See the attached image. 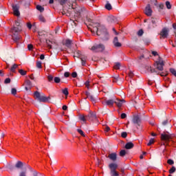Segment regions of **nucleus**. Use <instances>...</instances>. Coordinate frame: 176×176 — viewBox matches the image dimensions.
I'll list each match as a JSON object with an SVG mask.
<instances>
[{
	"label": "nucleus",
	"instance_id": "obj_1",
	"mask_svg": "<svg viewBox=\"0 0 176 176\" xmlns=\"http://www.w3.org/2000/svg\"><path fill=\"white\" fill-rule=\"evenodd\" d=\"M88 28L91 32L96 34L98 36H100L102 41H108L109 39V33H108L105 26L98 23H93L91 27H88Z\"/></svg>",
	"mask_w": 176,
	"mask_h": 176
},
{
	"label": "nucleus",
	"instance_id": "obj_2",
	"mask_svg": "<svg viewBox=\"0 0 176 176\" xmlns=\"http://www.w3.org/2000/svg\"><path fill=\"white\" fill-rule=\"evenodd\" d=\"M10 32L12 34V41L17 45H19L21 41V35H20V32H21V28L13 27L11 28Z\"/></svg>",
	"mask_w": 176,
	"mask_h": 176
},
{
	"label": "nucleus",
	"instance_id": "obj_3",
	"mask_svg": "<svg viewBox=\"0 0 176 176\" xmlns=\"http://www.w3.org/2000/svg\"><path fill=\"white\" fill-rule=\"evenodd\" d=\"M80 120L83 122V123H86L87 120H89V122H91L93 120H97V115H96V113H93V111H90L89 113L87 116L85 115H80L79 116Z\"/></svg>",
	"mask_w": 176,
	"mask_h": 176
},
{
	"label": "nucleus",
	"instance_id": "obj_4",
	"mask_svg": "<svg viewBox=\"0 0 176 176\" xmlns=\"http://www.w3.org/2000/svg\"><path fill=\"white\" fill-rule=\"evenodd\" d=\"M34 98H36V100L39 101V102H49V100H50V97H46L44 94H41L39 91H36L34 92Z\"/></svg>",
	"mask_w": 176,
	"mask_h": 176
},
{
	"label": "nucleus",
	"instance_id": "obj_5",
	"mask_svg": "<svg viewBox=\"0 0 176 176\" xmlns=\"http://www.w3.org/2000/svg\"><path fill=\"white\" fill-rule=\"evenodd\" d=\"M24 167V163H23V162L21 161H18L14 166L8 164L6 166V168H8V170H10V171H14V168H16L17 170H21V168H23Z\"/></svg>",
	"mask_w": 176,
	"mask_h": 176
},
{
	"label": "nucleus",
	"instance_id": "obj_6",
	"mask_svg": "<svg viewBox=\"0 0 176 176\" xmlns=\"http://www.w3.org/2000/svg\"><path fill=\"white\" fill-rule=\"evenodd\" d=\"M67 16H71V14L72 13V12H75V16L76 17H81V14H82V9L80 8H74V7H72V6H69V8L67 9Z\"/></svg>",
	"mask_w": 176,
	"mask_h": 176
},
{
	"label": "nucleus",
	"instance_id": "obj_7",
	"mask_svg": "<svg viewBox=\"0 0 176 176\" xmlns=\"http://www.w3.org/2000/svg\"><path fill=\"white\" fill-rule=\"evenodd\" d=\"M118 167H119V166L116 163L112 162L109 164L111 176H119V172L116 170H118Z\"/></svg>",
	"mask_w": 176,
	"mask_h": 176
},
{
	"label": "nucleus",
	"instance_id": "obj_8",
	"mask_svg": "<svg viewBox=\"0 0 176 176\" xmlns=\"http://www.w3.org/2000/svg\"><path fill=\"white\" fill-rule=\"evenodd\" d=\"M173 139V135L168 132H164L161 134V140L162 141H164V143H163V145H168V142L171 141Z\"/></svg>",
	"mask_w": 176,
	"mask_h": 176
},
{
	"label": "nucleus",
	"instance_id": "obj_9",
	"mask_svg": "<svg viewBox=\"0 0 176 176\" xmlns=\"http://www.w3.org/2000/svg\"><path fill=\"white\" fill-rule=\"evenodd\" d=\"M74 57L75 58V57H77L78 58H80L82 63V65L83 67H85V65H86V61L87 60V56H85V55H82V54L80 53V51L79 50H76L74 52Z\"/></svg>",
	"mask_w": 176,
	"mask_h": 176
},
{
	"label": "nucleus",
	"instance_id": "obj_10",
	"mask_svg": "<svg viewBox=\"0 0 176 176\" xmlns=\"http://www.w3.org/2000/svg\"><path fill=\"white\" fill-rule=\"evenodd\" d=\"M154 66L156 67V69H158V71H163V67H164V61H163V58L159 56L157 60L155 61Z\"/></svg>",
	"mask_w": 176,
	"mask_h": 176
},
{
	"label": "nucleus",
	"instance_id": "obj_11",
	"mask_svg": "<svg viewBox=\"0 0 176 176\" xmlns=\"http://www.w3.org/2000/svg\"><path fill=\"white\" fill-rule=\"evenodd\" d=\"M144 68L146 71H147L148 72H151V74H153V72H155V74H157V75H160L161 76H167V74L157 72V71H156V69H153L149 65H146Z\"/></svg>",
	"mask_w": 176,
	"mask_h": 176
},
{
	"label": "nucleus",
	"instance_id": "obj_12",
	"mask_svg": "<svg viewBox=\"0 0 176 176\" xmlns=\"http://www.w3.org/2000/svg\"><path fill=\"white\" fill-rule=\"evenodd\" d=\"M132 122L133 124L136 126L138 129L141 127V117L140 116V115L133 116Z\"/></svg>",
	"mask_w": 176,
	"mask_h": 176
},
{
	"label": "nucleus",
	"instance_id": "obj_13",
	"mask_svg": "<svg viewBox=\"0 0 176 176\" xmlns=\"http://www.w3.org/2000/svg\"><path fill=\"white\" fill-rule=\"evenodd\" d=\"M91 50H92V52H95V53H98V52H104L105 50V46L102 44L94 45L91 48Z\"/></svg>",
	"mask_w": 176,
	"mask_h": 176
},
{
	"label": "nucleus",
	"instance_id": "obj_14",
	"mask_svg": "<svg viewBox=\"0 0 176 176\" xmlns=\"http://www.w3.org/2000/svg\"><path fill=\"white\" fill-rule=\"evenodd\" d=\"M157 19L156 18H151L148 21V30H152V28H155V27H157Z\"/></svg>",
	"mask_w": 176,
	"mask_h": 176
},
{
	"label": "nucleus",
	"instance_id": "obj_15",
	"mask_svg": "<svg viewBox=\"0 0 176 176\" xmlns=\"http://www.w3.org/2000/svg\"><path fill=\"white\" fill-rule=\"evenodd\" d=\"M116 102V98H113L112 99H105L102 102L103 105H107V107H113V104Z\"/></svg>",
	"mask_w": 176,
	"mask_h": 176
},
{
	"label": "nucleus",
	"instance_id": "obj_16",
	"mask_svg": "<svg viewBox=\"0 0 176 176\" xmlns=\"http://www.w3.org/2000/svg\"><path fill=\"white\" fill-rule=\"evenodd\" d=\"M160 35L163 39H166L168 36V29L164 28L160 32Z\"/></svg>",
	"mask_w": 176,
	"mask_h": 176
},
{
	"label": "nucleus",
	"instance_id": "obj_17",
	"mask_svg": "<svg viewBox=\"0 0 176 176\" xmlns=\"http://www.w3.org/2000/svg\"><path fill=\"white\" fill-rule=\"evenodd\" d=\"M85 96H87V98H85V100H87V98H89L91 101L94 103L96 104V98L90 94L89 91H85Z\"/></svg>",
	"mask_w": 176,
	"mask_h": 176
},
{
	"label": "nucleus",
	"instance_id": "obj_18",
	"mask_svg": "<svg viewBox=\"0 0 176 176\" xmlns=\"http://www.w3.org/2000/svg\"><path fill=\"white\" fill-rule=\"evenodd\" d=\"M12 9H13L14 16H16L17 17H19V16H20V11H19V9H20V7L17 5H12Z\"/></svg>",
	"mask_w": 176,
	"mask_h": 176
},
{
	"label": "nucleus",
	"instance_id": "obj_19",
	"mask_svg": "<svg viewBox=\"0 0 176 176\" xmlns=\"http://www.w3.org/2000/svg\"><path fill=\"white\" fill-rule=\"evenodd\" d=\"M144 13L146 14V16H152V9L151 8V4H148L146 6Z\"/></svg>",
	"mask_w": 176,
	"mask_h": 176
},
{
	"label": "nucleus",
	"instance_id": "obj_20",
	"mask_svg": "<svg viewBox=\"0 0 176 176\" xmlns=\"http://www.w3.org/2000/svg\"><path fill=\"white\" fill-rule=\"evenodd\" d=\"M108 157L111 162H116L118 160V155L116 153H112L109 154Z\"/></svg>",
	"mask_w": 176,
	"mask_h": 176
},
{
	"label": "nucleus",
	"instance_id": "obj_21",
	"mask_svg": "<svg viewBox=\"0 0 176 176\" xmlns=\"http://www.w3.org/2000/svg\"><path fill=\"white\" fill-rule=\"evenodd\" d=\"M124 102H125L124 100H119L116 98V102L114 104H116L117 107H118V108H120L122 105H123Z\"/></svg>",
	"mask_w": 176,
	"mask_h": 176
},
{
	"label": "nucleus",
	"instance_id": "obj_22",
	"mask_svg": "<svg viewBox=\"0 0 176 176\" xmlns=\"http://www.w3.org/2000/svg\"><path fill=\"white\" fill-rule=\"evenodd\" d=\"M107 21L109 23H116L118 21V19L113 16V15H110L107 18Z\"/></svg>",
	"mask_w": 176,
	"mask_h": 176
},
{
	"label": "nucleus",
	"instance_id": "obj_23",
	"mask_svg": "<svg viewBox=\"0 0 176 176\" xmlns=\"http://www.w3.org/2000/svg\"><path fill=\"white\" fill-rule=\"evenodd\" d=\"M113 45L114 46H116V47H120V46H122V43H119V40L118 39V37L114 38Z\"/></svg>",
	"mask_w": 176,
	"mask_h": 176
},
{
	"label": "nucleus",
	"instance_id": "obj_24",
	"mask_svg": "<svg viewBox=\"0 0 176 176\" xmlns=\"http://www.w3.org/2000/svg\"><path fill=\"white\" fill-rule=\"evenodd\" d=\"M133 148H134V144L131 142H127L125 145V149H133Z\"/></svg>",
	"mask_w": 176,
	"mask_h": 176
},
{
	"label": "nucleus",
	"instance_id": "obj_25",
	"mask_svg": "<svg viewBox=\"0 0 176 176\" xmlns=\"http://www.w3.org/2000/svg\"><path fill=\"white\" fill-rule=\"evenodd\" d=\"M65 45L66 47H67L68 49H71V45H72V41L69 39L66 40Z\"/></svg>",
	"mask_w": 176,
	"mask_h": 176
},
{
	"label": "nucleus",
	"instance_id": "obj_26",
	"mask_svg": "<svg viewBox=\"0 0 176 176\" xmlns=\"http://www.w3.org/2000/svg\"><path fill=\"white\" fill-rule=\"evenodd\" d=\"M105 9H107V10H112V6L108 1H106Z\"/></svg>",
	"mask_w": 176,
	"mask_h": 176
},
{
	"label": "nucleus",
	"instance_id": "obj_27",
	"mask_svg": "<svg viewBox=\"0 0 176 176\" xmlns=\"http://www.w3.org/2000/svg\"><path fill=\"white\" fill-rule=\"evenodd\" d=\"M46 43L50 49H52V45L56 44V42H52L50 40H46ZM52 43V45H50Z\"/></svg>",
	"mask_w": 176,
	"mask_h": 176
},
{
	"label": "nucleus",
	"instance_id": "obj_28",
	"mask_svg": "<svg viewBox=\"0 0 176 176\" xmlns=\"http://www.w3.org/2000/svg\"><path fill=\"white\" fill-rule=\"evenodd\" d=\"M78 23H79V21L78 19L72 20V25L73 27H76V25H78Z\"/></svg>",
	"mask_w": 176,
	"mask_h": 176
},
{
	"label": "nucleus",
	"instance_id": "obj_29",
	"mask_svg": "<svg viewBox=\"0 0 176 176\" xmlns=\"http://www.w3.org/2000/svg\"><path fill=\"white\" fill-rule=\"evenodd\" d=\"M69 0H58V3L61 5L62 6L63 5H65L66 3H67Z\"/></svg>",
	"mask_w": 176,
	"mask_h": 176
},
{
	"label": "nucleus",
	"instance_id": "obj_30",
	"mask_svg": "<svg viewBox=\"0 0 176 176\" xmlns=\"http://www.w3.org/2000/svg\"><path fill=\"white\" fill-rule=\"evenodd\" d=\"M25 84H26V86L30 87V89H31L32 87V82H31V81L30 80H27L25 81Z\"/></svg>",
	"mask_w": 176,
	"mask_h": 176
},
{
	"label": "nucleus",
	"instance_id": "obj_31",
	"mask_svg": "<svg viewBox=\"0 0 176 176\" xmlns=\"http://www.w3.org/2000/svg\"><path fill=\"white\" fill-rule=\"evenodd\" d=\"M36 9L41 13H42V12H44V10H45V8L43 7H42V6H39V5L36 6Z\"/></svg>",
	"mask_w": 176,
	"mask_h": 176
},
{
	"label": "nucleus",
	"instance_id": "obj_32",
	"mask_svg": "<svg viewBox=\"0 0 176 176\" xmlns=\"http://www.w3.org/2000/svg\"><path fill=\"white\" fill-rule=\"evenodd\" d=\"M19 67V65L17 64H14L13 66L11 67L10 71L11 72H14L16 68H17Z\"/></svg>",
	"mask_w": 176,
	"mask_h": 176
},
{
	"label": "nucleus",
	"instance_id": "obj_33",
	"mask_svg": "<svg viewBox=\"0 0 176 176\" xmlns=\"http://www.w3.org/2000/svg\"><path fill=\"white\" fill-rule=\"evenodd\" d=\"M62 14H66L68 13V9L65 8V7H63V10L61 11Z\"/></svg>",
	"mask_w": 176,
	"mask_h": 176
},
{
	"label": "nucleus",
	"instance_id": "obj_34",
	"mask_svg": "<svg viewBox=\"0 0 176 176\" xmlns=\"http://www.w3.org/2000/svg\"><path fill=\"white\" fill-rule=\"evenodd\" d=\"M38 19L40 21H41L42 23H45L46 22V19H45V16H43L42 15H40L38 16Z\"/></svg>",
	"mask_w": 176,
	"mask_h": 176
},
{
	"label": "nucleus",
	"instance_id": "obj_35",
	"mask_svg": "<svg viewBox=\"0 0 176 176\" xmlns=\"http://www.w3.org/2000/svg\"><path fill=\"white\" fill-rule=\"evenodd\" d=\"M62 93L65 95V96H68L69 92H68V88H65L64 89L62 90Z\"/></svg>",
	"mask_w": 176,
	"mask_h": 176
},
{
	"label": "nucleus",
	"instance_id": "obj_36",
	"mask_svg": "<svg viewBox=\"0 0 176 176\" xmlns=\"http://www.w3.org/2000/svg\"><path fill=\"white\" fill-rule=\"evenodd\" d=\"M120 156H121L122 157L126 156V150H122L120 152Z\"/></svg>",
	"mask_w": 176,
	"mask_h": 176
},
{
	"label": "nucleus",
	"instance_id": "obj_37",
	"mask_svg": "<svg viewBox=\"0 0 176 176\" xmlns=\"http://www.w3.org/2000/svg\"><path fill=\"white\" fill-rule=\"evenodd\" d=\"M36 67L38 68L39 69H41V68H42V62L41 61H37L36 62Z\"/></svg>",
	"mask_w": 176,
	"mask_h": 176
},
{
	"label": "nucleus",
	"instance_id": "obj_38",
	"mask_svg": "<svg viewBox=\"0 0 176 176\" xmlns=\"http://www.w3.org/2000/svg\"><path fill=\"white\" fill-rule=\"evenodd\" d=\"M19 72L21 75H22L23 76H24L25 75H27V72L23 70V69H19Z\"/></svg>",
	"mask_w": 176,
	"mask_h": 176
},
{
	"label": "nucleus",
	"instance_id": "obj_39",
	"mask_svg": "<svg viewBox=\"0 0 176 176\" xmlns=\"http://www.w3.org/2000/svg\"><path fill=\"white\" fill-rule=\"evenodd\" d=\"M19 176H27V170H22L19 173Z\"/></svg>",
	"mask_w": 176,
	"mask_h": 176
},
{
	"label": "nucleus",
	"instance_id": "obj_40",
	"mask_svg": "<svg viewBox=\"0 0 176 176\" xmlns=\"http://www.w3.org/2000/svg\"><path fill=\"white\" fill-rule=\"evenodd\" d=\"M54 80L55 83H60V82H61V79L60 78V77H55L54 78Z\"/></svg>",
	"mask_w": 176,
	"mask_h": 176
},
{
	"label": "nucleus",
	"instance_id": "obj_41",
	"mask_svg": "<svg viewBox=\"0 0 176 176\" xmlns=\"http://www.w3.org/2000/svg\"><path fill=\"white\" fill-rule=\"evenodd\" d=\"M11 93L13 96H16V94H17V89H16V88H12L11 89Z\"/></svg>",
	"mask_w": 176,
	"mask_h": 176
},
{
	"label": "nucleus",
	"instance_id": "obj_42",
	"mask_svg": "<svg viewBox=\"0 0 176 176\" xmlns=\"http://www.w3.org/2000/svg\"><path fill=\"white\" fill-rule=\"evenodd\" d=\"M114 68L115 69H119L120 68V63H116Z\"/></svg>",
	"mask_w": 176,
	"mask_h": 176
},
{
	"label": "nucleus",
	"instance_id": "obj_43",
	"mask_svg": "<svg viewBox=\"0 0 176 176\" xmlns=\"http://www.w3.org/2000/svg\"><path fill=\"white\" fill-rule=\"evenodd\" d=\"M175 170V166H172V168L169 170V174H174Z\"/></svg>",
	"mask_w": 176,
	"mask_h": 176
},
{
	"label": "nucleus",
	"instance_id": "obj_44",
	"mask_svg": "<svg viewBox=\"0 0 176 176\" xmlns=\"http://www.w3.org/2000/svg\"><path fill=\"white\" fill-rule=\"evenodd\" d=\"M155 143V140H153V138H151L148 143L147 144L148 146H151V145H152V144H154Z\"/></svg>",
	"mask_w": 176,
	"mask_h": 176
},
{
	"label": "nucleus",
	"instance_id": "obj_45",
	"mask_svg": "<svg viewBox=\"0 0 176 176\" xmlns=\"http://www.w3.org/2000/svg\"><path fill=\"white\" fill-rule=\"evenodd\" d=\"M170 74H173L174 76L176 77V70L175 69L170 68Z\"/></svg>",
	"mask_w": 176,
	"mask_h": 176
},
{
	"label": "nucleus",
	"instance_id": "obj_46",
	"mask_svg": "<svg viewBox=\"0 0 176 176\" xmlns=\"http://www.w3.org/2000/svg\"><path fill=\"white\" fill-rule=\"evenodd\" d=\"M138 36H142V35H144V30H142V29L140 30L138 32Z\"/></svg>",
	"mask_w": 176,
	"mask_h": 176
},
{
	"label": "nucleus",
	"instance_id": "obj_47",
	"mask_svg": "<svg viewBox=\"0 0 176 176\" xmlns=\"http://www.w3.org/2000/svg\"><path fill=\"white\" fill-rule=\"evenodd\" d=\"M166 6L167 9H171V4L170 3V1L166 2Z\"/></svg>",
	"mask_w": 176,
	"mask_h": 176
},
{
	"label": "nucleus",
	"instance_id": "obj_48",
	"mask_svg": "<svg viewBox=\"0 0 176 176\" xmlns=\"http://www.w3.org/2000/svg\"><path fill=\"white\" fill-rule=\"evenodd\" d=\"M77 131L78 133H79V134H80V135L85 137V133H83V131H82V129H77Z\"/></svg>",
	"mask_w": 176,
	"mask_h": 176
},
{
	"label": "nucleus",
	"instance_id": "obj_49",
	"mask_svg": "<svg viewBox=\"0 0 176 176\" xmlns=\"http://www.w3.org/2000/svg\"><path fill=\"white\" fill-rule=\"evenodd\" d=\"M10 82H11V80H10V78H6V79L4 80L5 85H8V83H10Z\"/></svg>",
	"mask_w": 176,
	"mask_h": 176
},
{
	"label": "nucleus",
	"instance_id": "obj_50",
	"mask_svg": "<svg viewBox=\"0 0 176 176\" xmlns=\"http://www.w3.org/2000/svg\"><path fill=\"white\" fill-rule=\"evenodd\" d=\"M167 163L168 164L173 166V164H174V161L173 160H168Z\"/></svg>",
	"mask_w": 176,
	"mask_h": 176
},
{
	"label": "nucleus",
	"instance_id": "obj_51",
	"mask_svg": "<svg viewBox=\"0 0 176 176\" xmlns=\"http://www.w3.org/2000/svg\"><path fill=\"white\" fill-rule=\"evenodd\" d=\"M121 136L122 137V138H126L127 137V132H122L121 133Z\"/></svg>",
	"mask_w": 176,
	"mask_h": 176
},
{
	"label": "nucleus",
	"instance_id": "obj_52",
	"mask_svg": "<svg viewBox=\"0 0 176 176\" xmlns=\"http://www.w3.org/2000/svg\"><path fill=\"white\" fill-rule=\"evenodd\" d=\"M47 79H48L49 82H52V80H53V79H54V77L52 75H49L47 76Z\"/></svg>",
	"mask_w": 176,
	"mask_h": 176
},
{
	"label": "nucleus",
	"instance_id": "obj_53",
	"mask_svg": "<svg viewBox=\"0 0 176 176\" xmlns=\"http://www.w3.org/2000/svg\"><path fill=\"white\" fill-rule=\"evenodd\" d=\"M15 25L16 26H14V27H16V28H21V27L20 26V22H19V21H16L15 23Z\"/></svg>",
	"mask_w": 176,
	"mask_h": 176
},
{
	"label": "nucleus",
	"instance_id": "obj_54",
	"mask_svg": "<svg viewBox=\"0 0 176 176\" xmlns=\"http://www.w3.org/2000/svg\"><path fill=\"white\" fill-rule=\"evenodd\" d=\"M33 48H34V45H32V44H29L28 45V50H32Z\"/></svg>",
	"mask_w": 176,
	"mask_h": 176
},
{
	"label": "nucleus",
	"instance_id": "obj_55",
	"mask_svg": "<svg viewBox=\"0 0 176 176\" xmlns=\"http://www.w3.org/2000/svg\"><path fill=\"white\" fill-rule=\"evenodd\" d=\"M127 117V115L124 113H122L121 114V119H126V118Z\"/></svg>",
	"mask_w": 176,
	"mask_h": 176
},
{
	"label": "nucleus",
	"instance_id": "obj_56",
	"mask_svg": "<svg viewBox=\"0 0 176 176\" xmlns=\"http://www.w3.org/2000/svg\"><path fill=\"white\" fill-rule=\"evenodd\" d=\"M72 78H76V76H78V74L76 73V72H74L72 74Z\"/></svg>",
	"mask_w": 176,
	"mask_h": 176
},
{
	"label": "nucleus",
	"instance_id": "obj_57",
	"mask_svg": "<svg viewBox=\"0 0 176 176\" xmlns=\"http://www.w3.org/2000/svg\"><path fill=\"white\" fill-rule=\"evenodd\" d=\"M64 76H65V78H69V72H65Z\"/></svg>",
	"mask_w": 176,
	"mask_h": 176
},
{
	"label": "nucleus",
	"instance_id": "obj_58",
	"mask_svg": "<svg viewBox=\"0 0 176 176\" xmlns=\"http://www.w3.org/2000/svg\"><path fill=\"white\" fill-rule=\"evenodd\" d=\"M168 123V120H166L162 122V126H166Z\"/></svg>",
	"mask_w": 176,
	"mask_h": 176
},
{
	"label": "nucleus",
	"instance_id": "obj_59",
	"mask_svg": "<svg viewBox=\"0 0 176 176\" xmlns=\"http://www.w3.org/2000/svg\"><path fill=\"white\" fill-rule=\"evenodd\" d=\"M27 27L28 28H29V30H31V28H32V25L31 24V23H28Z\"/></svg>",
	"mask_w": 176,
	"mask_h": 176
},
{
	"label": "nucleus",
	"instance_id": "obj_60",
	"mask_svg": "<svg viewBox=\"0 0 176 176\" xmlns=\"http://www.w3.org/2000/svg\"><path fill=\"white\" fill-rule=\"evenodd\" d=\"M173 28L175 30L174 32H175V37H176V25H175V23L173 24Z\"/></svg>",
	"mask_w": 176,
	"mask_h": 176
},
{
	"label": "nucleus",
	"instance_id": "obj_61",
	"mask_svg": "<svg viewBox=\"0 0 176 176\" xmlns=\"http://www.w3.org/2000/svg\"><path fill=\"white\" fill-rule=\"evenodd\" d=\"M85 85L86 87H87V89H89V85H90V82H89V81H87V82L85 83Z\"/></svg>",
	"mask_w": 176,
	"mask_h": 176
},
{
	"label": "nucleus",
	"instance_id": "obj_62",
	"mask_svg": "<svg viewBox=\"0 0 176 176\" xmlns=\"http://www.w3.org/2000/svg\"><path fill=\"white\" fill-rule=\"evenodd\" d=\"M111 130V128H109V126H105V128H104V131H107V132H108V131H109Z\"/></svg>",
	"mask_w": 176,
	"mask_h": 176
},
{
	"label": "nucleus",
	"instance_id": "obj_63",
	"mask_svg": "<svg viewBox=\"0 0 176 176\" xmlns=\"http://www.w3.org/2000/svg\"><path fill=\"white\" fill-rule=\"evenodd\" d=\"M152 54H153V56H158L157 52H156V51H153Z\"/></svg>",
	"mask_w": 176,
	"mask_h": 176
},
{
	"label": "nucleus",
	"instance_id": "obj_64",
	"mask_svg": "<svg viewBox=\"0 0 176 176\" xmlns=\"http://www.w3.org/2000/svg\"><path fill=\"white\" fill-rule=\"evenodd\" d=\"M129 78H133V76H134V74H133L131 72H130L129 74Z\"/></svg>",
	"mask_w": 176,
	"mask_h": 176
}]
</instances>
